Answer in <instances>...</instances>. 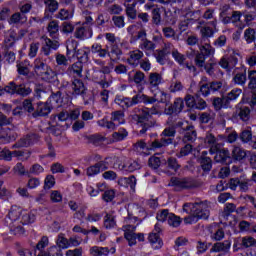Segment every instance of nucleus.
I'll use <instances>...</instances> for the list:
<instances>
[{"instance_id": "1", "label": "nucleus", "mask_w": 256, "mask_h": 256, "mask_svg": "<svg viewBox=\"0 0 256 256\" xmlns=\"http://www.w3.org/2000/svg\"><path fill=\"white\" fill-rule=\"evenodd\" d=\"M35 215L27 210H22L19 206H12L5 218V225L9 227L13 235H23L25 229L21 225L35 223Z\"/></svg>"}, {"instance_id": "2", "label": "nucleus", "mask_w": 256, "mask_h": 256, "mask_svg": "<svg viewBox=\"0 0 256 256\" xmlns=\"http://www.w3.org/2000/svg\"><path fill=\"white\" fill-rule=\"evenodd\" d=\"M132 121H135L142 129L140 130V135H145L148 129L155 127V119L149 112V108H139L136 107L133 109L132 114L130 115Z\"/></svg>"}, {"instance_id": "3", "label": "nucleus", "mask_w": 256, "mask_h": 256, "mask_svg": "<svg viewBox=\"0 0 256 256\" xmlns=\"http://www.w3.org/2000/svg\"><path fill=\"white\" fill-rule=\"evenodd\" d=\"M183 211L189 213L190 215H195L200 219H209V202L207 201H198L194 203H185L183 205Z\"/></svg>"}, {"instance_id": "4", "label": "nucleus", "mask_w": 256, "mask_h": 256, "mask_svg": "<svg viewBox=\"0 0 256 256\" xmlns=\"http://www.w3.org/2000/svg\"><path fill=\"white\" fill-rule=\"evenodd\" d=\"M176 127H179L178 133L183 135L182 141L184 143H195L197 141V130L195 126L189 122L176 121Z\"/></svg>"}, {"instance_id": "5", "label": "nucleus", "mask_w": 256, "mask_h": 256, "mask_svg": "<svg viewBox=\"0 0 256 256\" xmlns=\"http://www.w3.org/2000/svg\"><path fill=\"white\" fill-rule=\"evenodd\" d=\"M172 187H175L176 191H184L187 189H197L199 183L193 178H179L172 177L170 180Z\"/></svg>"}, {"instance_id": "6", "label": "nucleus", "mask_w": 256, "mask_h": 256, "mask_svg": "<svg viewBox=\"0 0 256 256\" xmlns=\"http://www.w3.org/2000/svg\"><path fill=\"white\" fill-rule=\"evenodd\" d=\"M239 53L232 51L230 55H224L218 64L222 69H225V71L231 72L233 69H236L237 64L239 63Z\"/></svg>"}, {"instance_id": "7", "label": "nucleus", "mask_w": 256, "mask_h": 256, "mask_svg": "<svg viewBox=\"0 0 256 256\" xmlns=\"http://www.w3.org/2000/svg\"><path fill=\"white\" fill-rule=\"evenodd\" d=\"M41 136L38 133L30 132L20 140H18L13 146L12 149H21V147H30V145H35L39 143Z\"/></svg>"}, {"instance_id": "8", "label": "nucleus", "mask_w": 256, "mask_h": 256, "mask_svg": "<svg viewBox=\"0 0 256 256\" xmlns=\"http://www.w3.org/2000/svg\"><path fill=\"white\" fill-rule=\"evenodd\" d=\"M9 93H12V95H18L19 97H29L31 93H33V89L31 86L21 83L16 84L15 81H12V85H10V89H8Z\"/></svg>"}, {"instance_id": "9", "label": "nucleus", "mask_w": 256, "mask_h": 256, "mask_svg": "<svg viewBox=\"0 0 256 256\" xmlns=\"http://www.w3.org/2000/svg\"><path fill=\"white\" fill-rule=\"evenodd\" d=\"M249 183H251V180L248 178H231L227 183V187L232 191H237V188L239 187L240 191L247 193V191H249Z\"/></svg>"}, {"instance_id": "10", "label": "nucleus", "mask_w": 256, "mask_h": 256, "mask_svg": "<svg viewBox=\"0 0 256 256\" xmlns=\"http://www.w3.org/2000/svg\"><path fill=\"white\" fill-rule=\"evenodd\" d=\"M44 44L41 48V51L45 57H49L51 51H57L59 47H61V43H59V39H51L49 37H43Z\"/></svg>"}, {"instance_id": "11", "label": "nucleus", "mask_w": 256, "mask_h": 256, "mask_svg": "<svg viewBox=\"0 0 256 256\" xmlns=\"http://www.w3.org/2000/svg\"><path fill=\"white\" fill-rule=\"evenodd\" d=\"M233 83L234 85H240L243 87L247 83V68L245 66L236 67L233 70Z\"/></svg>"}, {"instance_id": "12", "label": "nucleus", "mask_w": 256, "mask_h": 256, "mask_svg": "<svg viewBox=\"0 0 256 256\" xmlns=\"http://www.w3.org/2000/svg\"><path fill=\"white\" fill-rule=\"evenodd\" d=\"M107 169H109L107 161H99L86 169V175L87 177H95V175H99L101 171H107Z\"/></svg>"}, {"instance_id": "13", "label": "nucleus", "mask_w": 256, "mask_h": 256, "mask_svg": "<svg viewBox=\"0 0 256 256\" xmlns=\"http://www.w3.org/2000/svg\"><path fill=\"white\" fill-rule=\"evenodd\" d=\"M51 105L49 103L45 102H38L35 107V111L33 112L34 119H37V117H47L49 113L52 111Z\"/></svg>"}, {"instance_id": "14", "label": "nucleus", "mask_w": 256, "mask_h": 256, "mask_svg": "<svg viewBox=\"0 0 256 256\" xmlns=\"http://www.w3.org/2000/svg\"><path fill=\"white\" fill-rule=\"evenodd\" d=\"M214 154H216L214 157V161L216 163H221V165H229L232 161L231 153H229V150L225 148H219V150Z\"/></svg>"}, {"instance_id": "15", "label": "nucleus", "mask_w": 256, "mask_h": 256, "mask_svg": "<svg viewBox=\"0 0 256 256\" xmlns=\"http://www.w3.org/2000/svg\"><path fill=\"white\" fill-rule=\"evenodd\" d=\"M74 37L76 39H80L81 41H85V39H91V37H93V29L85 25L77 27L74 32Z\"/></svg>"}, {"instance_id": "16", "label": "nucleus", "mask_w": 256, "mask_h": 256, "mask_svg": "<svg viewBox=\"0 0 256 256\" xmlns=\"http://www.w3.org/2000/svg\"><path fill=\"white\" fill-rule=\"evenodd\" d=\"M171 144H173V138L155 139L154 141L148 142V151H157V149H162V147H167Z\"/></svg>"}, {"instance_id": "17", "label": "nucleus", "mask_w": 256, "mask_h": 256, "mask_svg": "<svg viewBox=\"0 0 256 256\" xmlns=\"http://www.w3.org/2000/svg\"><path fill=\"white\" fill-rule=\"evenodd\" d=\"M125 13L128 19L135 21L137 19V2L135 0L124 1Z\"/></svg>"}, {"instance_id": "18", "label": "nucleus", "mask_w": 256, "mask_h": 256, "mask_svg": "<svg viewBox=\"0 0 256 256\" xmlns=\"http://www.w3.org/2000/svg\"><path fill=\"white\" fill-rule=\"evenodd\" d=\"M205 143L206 145H209L210 147V153L211 155H215V153H217V151H219V149H221V147H223V145L221 143H217V138L215 137V135H213V133H206V137H205Z\"/></svg>"}, {"instance_id": "19", "label": "nucleus", "mask_w": 256, "mask_h": 256, "mask_svg": "<svg viewBox=\"0 0 256 256\" xmlns=\"http://www.w3.org/2000/svg\"><path fill=\"white\" fill-rule=\"evenodd\" d=\"M240 243H234L233 249L234 251H238V249H249V247H256V240L251 236H245L239 239Z\"/></svg>"}, {"instance_id": "20", "label": "nucleus", "mask_w": 256, "mask_h": 256, "mask_svg": "<svg viewBox=\"0 0 256 256\" xmlns=\"http://www.w3.org/2000/svg\"><path fill=\"white\" fill-rule=\"evenodd\" d=\"M185 107V102L182 98H176L174 103L165 108L164 113L166 115H173V113H181Z\"/></svg>"}, {"instance_id": "21", "label": "nucleus", "mask_w": 256, "mask_h": 256, "mask_svg": "<svg viewBox=\"0 0 256 256\" xmlns=\"http://www.w3.org/2000/svg\"><path fill=\"white\" fill-rule=\"evenodd\" d=\"M72 87V95L77 97V95H80L81 97H85V94L87 93V88L85 87V83L81 81V79L75 78L72 81L71 84Z\"/></svg>"}, {"instance_id": "22", "label": "nucleus", "mask_w": 256, "mask_h": 256, "mask_svg": "<svg viewBox=\"0 0 256 256\" xmlns=\"http://www.w3.org/2000/svg\"><path fill=\"white\" fill-rule=\"evenodd\" d=\"M163 83V75L157 72H151L148 76V85L150 89H158Z\"/></svg>"}, {"instance_id": "23", "label": "nucleus", "mask_w": 256, "mask_h": 256, "mask_svg": "<svg viewBox=\"0 0 256 256\" xmlns=\"http://www.w3.org/2000/svg\"><path fill=\"white\" fill-rule=\"evenodd\" d=\"M243 95V90L240 88H234L226 96H224V107H229L231 102L237 101L238 97Z\"/></svg>"}, {"instance_id": "24", "label": "nucleus", "mask_w": 256, "mask_h": 256, "mask_svg": "<svg viewBox=\"0 0 256 256\" xmlns=\"http://www.w3.org/2000/svg\"><path fill=\"white\" fill-rule=\"evenodd\" d=\"M143 55V51L139 49L130 51L129 57L127 58L128 65H131L132 67H137V65H139V61L143 59Z\"/></svg>"}, {"instance_id": "25", "label": "nucleus", "mask_w": 256, "mask_h": 256, "mask_svg": "<svg viewBox=\"0 0 256 256\" xmlns=\"http://www.w3.org/2000/svg\"><path fill=\"white\" fill-rule=\"evenodd\" d=\"M18 135L15 130H11V128H4L3 132L0 134L1 143H11V141H15Z\"/></svg>"}, {"instance_id": "26", "label": "nucleus", "mask_w": 256, "mask_h": 256, "mask_svg": "<svg viewBox=\"0 0 256 256\" xmlns=\"http://www.w3.org/2000/svg\"><path fill=\"white\" fill-rule=\"evenodd\" d=\"M229 249H231V241L225 240L224 242L215 243L212 248V253H229Z\"/></svg>"}, {"instance_id": "27", "label": "nucleus", "mask_w": 256, "mask_h": 256, "mask_svg": "<svg viewBox=\"0 0 256 256\" xmlns=\"http://www.w3.org/2000/svg\"><path fill=\"white\" fill-rule=\"evenodd\" d=\"M91 53L98 55L101 59H105V57H108L109 54V46H106V48H103V46L99 43H95L91 46L90 49Z\"/></svg>"}, {"instance_id": "28", "label": "nucleus", "mask_w": 256, "mask_h": 256, "mask_svg": "<svg viewBox=\"0 0 256 256\" xmlns=\"http://www.w3.org/2000/svg\"><path fill=\"white\" fill-rule=\"evenodd\" d=\"M46 29L48 31L50 39H59V21H50Z\"/></svg>"}, {"instance_id": "29", "label": "nucleus", "mask_w": 256, "mask_h": 256, "mask_svg": "<svg viewBox=\"0 0 256 256\" xmlns=\"http://www.w3.org/2000/svg\"><path fill=\"white\" fill-rule=\"evenodd\" d=\"M79 43L76 40H68L66 42V57L73 59L77 55V46Z\"/></svg>"}, {"instance_id": "30", "label": "nucleus", "mask_w": 256, "mask_h": 256, "mask_svg": "<svg viewBox=\"0 0 256 256\" xmlns=\"http://www.w3.org/2000/svg\"><path fill=\"white\" fill-rule=\"evenodd\" d=\"M49 67L41 58H36L34 61V73L37 77H40L45 73L46 69Z\"/></svg>"}, {"instance_id": "31", "label": "nucleus", "mask_w": 256, "mask_h": 256, "mask_svg": "<svg viewBox=\"0 0 256 256\" xmlns=\"http://www.w3.org/2000/svg\"><path fill=\"white\" fill-rule=\"evenodd\" d=\"M87 141L94 147H101L107 141V138L101 134H92L87 136Z\"/></svg>"}, {"instance_id": "32", "label": "nucleus", "mask_w": 256, "mask_h": 256, "mask_svg": "<svg viewBox=\"0 0 256 256\" xmlns=\"http://www.w3.org/2000/svg\"><path fill=\"white\" fill-rule=\"evenodd\" d=\"M148 241L152 245L153 249H161V247H163V240L158 233L151 232L148 235Z\"/></svg>"}, {"instance_id": "33", "label": "nucleus", "mask_w": 256, "mask_h": 256, "mask_svg": "<svg viewBox=\"0 0 256 256\" xmlns=\"http://www.w3.org/2000/svg\"><path fill=\"white\" fill-rule=\"evenodd\" d=\"M177 131H179V127H177V122H174L162 131L161 137L164 139H171V137H175Z\"/></svg>"}, {"instance_id": "34", "label": "nucleus", "mask_w": 256, "mask_h": 256, "mask_svg": "<svg viewBox=\"0 0 256 256\" xmlns=\"http://www.w3.org/2000/svg\"><path fill=\"white\" fill-rule=\"evenodd\" d=\"M244 40L248 45L253 44L254 49H256V30L253 28H247L244 31Z\"/></svg>"}, {"instance_id": "35", "label": "nucleus", "mask_w": 256, "mask_h": 256, "mask_svg": "<svg viewBox=\"0 0 256 256\" xmlns=\"http://www.w3.org/2000/svg\"><path fill=\"white\" fill-rule=\"evenodd\" d=\"M140 168L141 164L137 160L130 161L123 165H119L120 171H128L129 173H133V171H137Z\"/></svg>"}, {"instance_id": "36", "label": "nucleus", "mask_w": 256, "mask_h": 256, "mask_svg": "<svg viewBox=\"0 0 256 256\" xmlns=\"http://www.w3.org/2000/svg\"><path fill=\"white\" fill-rule=\"evenodd\" d=\"M235 211H237V206L234 203H227L223 211L220 213L219 217L220 219L227 221L231 213H235Z\"/></svg>"}, {"instance_id": "37", "label": "nucleus", "mask_w": 256, "mask_h": 256, "mask_svg": "<svg viewBox=\"0 0 256 256\" xmlns=\"http://www.w3.org/2000/svg\"><path fill=\"white\" fill-rule=\"evenodd\" d=\"M45 5V13H56L59 10V2L57 0H42Z\"/></svg>"}, {"instance_id": "38", "label": "nucleus", "mask_w": 256, "mask_h": 256, "mask_svg": "<svg viewBox=\"0 0 256 256\" xmlns=\"http://www.w3.org/2000/svg\"><path fill=\"white\" fill-rule=\"evenodd\" d=\"M236 115L241 121H249V119H251V109L247 106H242L236 109Z\"/></svg>"}, {"instance_id": "39", "label": "nucleus", "mask_w": 256, "mask_h": 256, "mask_svg": "<svg viewBox=\"0 0 256 256\" xmlns=\"http://www.w3.org/2000/svg\"><path fill=\"white\" fill-rule=\"evenodd\" d=\"M40 79H42V81H47L48 83H53V81L57 79V72L48 66L46 71L40 76Z\"/></svg>"}, {"instance_id": "40", "label": "nucleus", "mask_w": 256, "mask_h": 256, "mask_svg": "<svg viewBox=\"0 0 256 256\" xmlns=\"http://www.w3.org/2000/svg\"><path fill=\"white\" fill-rule=\"evenodd\" d=\"M121 55H123V52L119 49V46L117 44H112L108 54L110 61H117V59H121Z\"/></svg>"}, {"instance_id": "41", "label": "nucleus", "mask_w": 256, "mask_h": 256, "mask_svg": "<svg viewBox=\"0 0 256 256\" xmlns=\"http://www.w3.org/2000/svg\"><path fill=\"white\" fill-rule=\"evenodd\" d=\"M166 167L173 173H177L181 169V164H179V161H177V158L175 157H169L166 161Z\"/></svg>"}, {"instance_id": "42", "label": "nucleus", "mask_w": 256, "mask_h": 256, "mask_svg": "<svg viewBox=\"0 0 256 256\" xmlns=\"http://www.w3.org/2000/svg\"><path fill=\"white\" fill-rule=\"evenodd\" d=\"M200 55H204V57H211V55H215V48L211 46V44H204L199 46V52Z\"/></svg>"}, {"instance_id": "43", "label": "nucleus", "mask_w": 256, "mask_h": 256, "mask_svg": "<svg viewBox=\"0 0 256 256\" xmlns=\"http://www.w3.org/2000/svg\"><path fill=\"white\" fill-rule=\"evenodd\" d=\"M156 45L153 43V41L149 39H143V42L140 44V49L142 51H145L146 55H149V53H153L155 51Z\"/></svg>"}, {"instance_id": "44", "label": "nucleus", "mask_w": 256, "mask_h": 256, "mask_svg": "<svg viewBox=\"0 0 256 256\" xmlns=\"http://www.w3.org/2000/svg\"><path fill=\"white\" fill-rule=\"evenodd\" d=\"M245 157H247V152H245L243 148L237 146L233 148L232 159H234V161H243Z\"/></svg>"}, {"instance_id": "45", "label": "nucleus", "mask_w": 256, "mask_h": 256, "mask_svg": "<svg viewBox=\"0 0 256 256\" xmlns=\"http://www.w3.org/2000/svg\"><path fill=\"white\" fill-rule=\"evenodd\" d=\"M128 185L132 191H135V186L137 185V178L135 176H130V177H125V178H120L118 180L119 185Z\"/></svg>"}, {"instance_id": "46", "label": "nucleus", "mask_w": 256, "mask_h": 256, "mask_svg": "<svg viewBox=\"0 0 256 256\" xmlns=\"http://www.w3.org/2000/svg\"><path fill=\"white\" fill-rule=\"evenodd\" d=\"M90 255L92 256H107L109 255V248L93 246L90 248Z\"/></svg>"}, {"instance_id": "47", "label": "nucleus", "mask_w": 256, "mask_h": 256, "mask_svg": "<svg viewBox=\"0 0 256 256\" xmlns=\"http://www.w3.org/2000/svg\"><path fill=\"white\" fill-rule=\"evenodd\" d=\"M56 19H60V21H69V19H73V12L62 8L59 12L55 15Z\"/></svg>"}, {"instance_id": "48", "label": "nucleus", "mask_w": 256, "mask_h": 256, "mask_svg": "<svg viewBox=\"0 0 256 256\" xmlns=\"http://www.w3.org/2000/svg\"><path fill=\"white\" fill-rule=\"evenodd\" d=\"M68 71H72L74 73V77H83V63L81 62H76L72 64L69 68Z\"/></svg>"}, {"instance_id": "49", "label": "nucleus", "mask_w": 256, "mask_h": 256, "mask_svg": "<svg viewBox=\"0 0 256 256\" xmlns=\"http://www.w3.org/2000/svg\"><path fill=\"white\" fill-rule=\"evenodd\" d=\"M199 163L204 171H211L213 169V160L210 157H200Z\"/></svg>"}, {"instance_id": "50", "label": "nucleus", "mask_w": 256, "mask_h": 256, "mask_svg": "<svg viewBox=\"0 0 256 256\" xmlns=\"http://www.w3.org/2000/svg\"><path fill=\"white\" fill-rule=\"evenodd\" d=\"M117 226V221H115V216L107 213L104 216V227L105 229H114Z\"/></svg>"}, {"instance_id": "51", "label": "nucleus", "mask_w": 256, "mask_h": 256, "mask_svg": "<svg viewBox=\"0 0 256 256\" xmlns=\"http://www.w3.org/2000/svg\"><path fill=\"white\" fill-rule=\"evenodd\" d=\"M142 103H144V105H154V103H163V98L159 100V98H157V94H154V96L152 97L142 94Z\"/></svg>"}, {"instance_id": "52", "label": "nucleus", "mask_w": 256, "mask_h": 256, "mask_svg": "<svg viewBox=\"0 0 256 256\" xmlns=\"http://www.w3.org/2000/svg\"><path fill=\"white\" fill-rule=\"evenodd\" d=\"M162 33L166 39H174V41H179V36H176L175 29H173L171 26L164 27L162 29Z\"/></svg>"}, {"instance_id": "53", "label": "nucleus", "mask_w": 256, "mask_h": 256, "mask_svg": "<svg viewBox=\"0 0 256 256\" xmlns=\"http://www.w3.org/2000/svg\"><path fill=\"white\" fill-rule=\"evenodd\" d=\"M151 13L153 25H161V8H159V6H155V8L152 9Z\"/></svg>"}, {"instance_id": "54", "label": "nucleus", "mask_w": 256, "mask_h": 256, "mask_svg": "<svg viewBox=\"0 0 256 256\" xmlns=\"http://www.w3.org/2000/svg\"><path fill=\"white\" fill-rule=\"evenodd\" d=\"M206 59L207 57L197 52L194 57L195 67H197L198 69H203V67H205V65L207 64Z\"/></svg>"}, {"instance_id": "55", "label": "nucleus", "mask_w": 256, "mask_h": 256, "mask_svg": "<svg viewBox=\"0 0 256 256\" xmlns=\"http://www.w3.org/2000/svg\"><path fill=\"white\" fill-rule=\"evenodd\" d=\"M111 121H117L119 125H123L125 123V113L121 110L112 112Z\"/></svg>"}, {"instance_id": "56", "label": "nucleus", "mask_w": 256, "mask_h": 256, "mask_svg": "<svg viewBox=\"0 0 256 256\" xmlns=\"http://www.w3.org/2000/svg\"><path fill=\"white\" fill-rule=\"evenodd\" d=\"M129 81H134L136 85H141L145 81V73L138 70L134 73L133 78H131V73H129Z\"/></svg>"}, {"instance_id": "57", "label": "nucleus", "mask_w": 256, "mask_h": 256, "mask_svg": "<svg viewBox=\"0 0 256 256\" xmlns=\"http://www.w3.org/2000/svg\"><path fill=\"white\" fill-rule=\"evenodd\" d=\"M195 97L196 104L194 106V109H198V111H204V109H207V101L201 98V94L197 93L195 94Z\"/></svg>"}, {"instance_id": "58", "label": "nucleus", "mask_w": 256, "mask_h": 256, "mask_svg": "<svg viewBox=\"0 0 256 256\" xmlns=\"http://www.w3.org/2000/svg\"><path fill=\"white\" fill-rule=\"evenodd\" d=\"M172 57L176 61V63H178V65H180L181 67H183V65H185V61H187V57L181 54L177 49L173 50Z\"/></svg>"}, {"instance_id": "59", "label": "nucleus", "mask_w": 256, "mask_h": 256, "mask_svg": "<svg viewBox=\"0 0 256 256\" xmlns=\"http://www.w3.org/2000/svg\"><path fill=\"white\" fill-rule=\"evenodd\" d=\"M248 79H249V83H248V89H250V91H256V71L255 70H251L248 72Z\"/></svg>"}, {"instance_id": "60", "label": "nucleus", "mask_w": 256, "mask_h": 256, "mask_svg": "<svg viewBox=\"0 0 256 256\" xmlns=\"http://www.w3.org/2000/svg\"><path fill=\"white\" fill-rule=\"evenodd\" d=\"M109 21H111V17H109V15L100 13L96 18V25L97 27H105V24L109 23Z\"/></svg>"}, {"instance_id": "61", "label": "nucleus", "mask_w": 256, "mask_h": 256, "mask_svg": "<svg viewBox=\"0 0 256 256\" xmlns=\"http://www.w3.org/2000/svg\"><path fill=\"white\" fill-rule=\"evenodd\" d=\"M104 7L110 15H121V12L123 11V8L118 4H112Z\"/></svg>"}, {"instance_id": "62", "label": "nucleus", "mask_w": 256, "mask_h": 256, "mask_svg": "<svg viewBox=\"0 0 256 256\" xmlns=\"http://www.w3.org/2000/svg\"><path fill=\"white\" fill-rule=\"evenodd\" d=\"M215 119V112L213 111H207L200 114V121L202 123H209L210 121H213Z\"/></svg>"}, {"instance_id": "63", "label": "nucleus", "mask_w": 256, "mask_h": 256, "mask_svg": "<svg viewBox=\"0 0 256 256\" xmlns=\"http://www.w3.org/2000/svg\"><path fill=\"white\" fill-rule=\"evenodd\" d=\"M211 91L212 90L209 83H199V93L202 95V97H209L211 95Z\"/></svg>"}, {"instance_id": "64", "label": "nucleus", "mask_w": 256, "mask_h": 256, "mask_svg": "<svg viewBox=\"0 0 256 256\" xmlns=\"http://www.w3.org/2000/svg\"><path fill=\"white\" fill-rule=\"evenodd\" d=\"M129 135V132L125 128H120L118 132H114L112 134V138L116 141H123L127 136Z\"/></svg>"}]
</instances>
